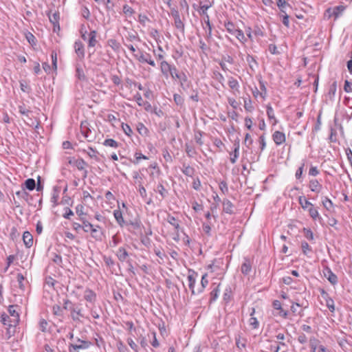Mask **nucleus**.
Returning <instances> with one entry per match:
<instances>
[{
	"label": "nucleus",
	"mask_w": 352,
	"mask_h": 352,
	"mask_svg": "<svg viewBox=\"0 0 352 352\" xmlns=\"http://www.w3.org/2000/svg\"><path fill=\"white\" fill-rule=\"evenodd\" d=\"M71 316L74 321L83 322L87 318V311L80 305H76L72 309Z\"/></svg>",
	"instance_id": "1"
},
{
	"label": "nucleus",
	"mask_w": 352,
	"mask_h": 352,
	"mask_svg": "<svg viewBox=\"0 0 352 352\" xmlns=\"http://www.w3.org/2000/svg\"><path fill=\"white\" fill-rule=\"evenodd\" d=\"M170 14L174 20V25L177 30H178L182 34H184L185 25L182 20L179 12L177 10L172 9Z\"/></svg>",
	"instance_id": "2"
},
{
	"label": "nucleus",
	"mask_w": 352,
	"mask_h": 352,
	"mask_svg": "<svg viewBox=\"0 0 352 352\" xmlns=\"http://www.w3.org/2000/svg\"><path fill=\"white\" fill-rule=\"evenodd\" d=\"M344 10H345V6H336L333 8H328L326 10V12H327V14H328L329 18H330L331 16H334L335 19H337L342 14V12L344 11Z\"/></svg>",
	"instance_id": "3"
},
{
	"label": "nucleus",
	"mask_w": 352,
	"mask_h": 352,
	"mask_svg": "<svg viewBox=\"0 0 352 352\" xmlns=\"http://www.w3.org/2000/svg\"><path fill=\"white\" fill-rule=\"evenodd\" d=\"M74 50L76 54L78 61H82L85 57V46L84 44L77 41L74 43Z\"/></svg>",
	"instance_id": "4"
},
{
	"label": "nucleus",
	"mask_w": 352,
	"mask_h": 352,
	"mask_svg": "<svg viewBox=\"0 0 352 352\" xmlns=\"http://www.w3.org/2000/svg\"><path fill=\"white\" fill-rule=\"evenodd\" d=\"M78 139L82 142L88 137V122L83 120L80 124V133L77 135Z\"/></svg>",
	"instance_id": "5"
},
{
	"label": "nucleus",
	"mask_w": 352,
	"mask_h": 352,
	"mask_svg": "<svg viewBox=\"0 0 352 352\" xmlns=\"http://www.w3.org/2000/svg\"><path fill=\"white\" fill-rule=\"evenodd\" d=\"M78 221L79 222L74 223V228L79 233L81 232H87L88 231L87 229L88 225L86 223L87 221L85 219V217H80Z\"/></svg>",
	"instance_id": "6"
},
{
	"label": "nucleus",
	"mask_w": 352,
	"mask_h": 352,
	"mask_svg": "<svg viewBox=\"0 0 352 352\" xmlns=\"http://www.w3.org/2000/svg\"><path fill=\"white\" fill-rule=\"evenodd\" d=\"M197 276L198 275L195 272H194L192 270H189L187 278H188V287L190 289L192 294H195L194 286L196 283V279H197Z\"/></svg>",
	"instance_id": "7"
},
{
	"label": "nucleus",
	"mask_w": 352,
	"mask_h": 352,
	"mask_svg": "<svg viewBox=\"0 0 352 352\" xmlns=\"http://www.w3.org/2000/svg\"><path fill=\"white\" fill-rule=\"evenodd\" d=\"M324 276L332 284L336 285L338 283L337 276L329 268L327 267L323 271Z\"/></svg>",
	"instance_id": "8"
},
{
	"label": "nucleus",
	"mask_w": 352,
	"mask_h": 352,
	"mask_svg": "<svg viewBox=\"0 0 352 352\" xmlns=\"http://www.w3.org/2000/svg\"><path fill=\"white\" fill-rule=\"evenodd\" d=\"M89 228L91 229V234L92 237L96 240H101L102 238V232L99 226L94 227V226L89 223Z\"/></svg>",
	"instance_id": "9"
},
{
	"label": "nucleus",
	"mask_w": 352,
	"mask_h": 352,
	"mask_svg": "<svg viewBox=\"0 0 352 352\" xmlns=\"http://www.w3.org/2000/svg\"><path fill=\"white\" fill-rule=\"evenodd\" d=\"M273 140L275 144L277 145H280L285 142V133L280 131H275L272 135Z\"/></svg>",
	"instance_id": "10"
},
{
	"label": "nucleus",
	"mask_w": 352,
	"mask_h": 352,
	"mask_svg": "<svg viewBox=\"0 0 352 352\" xmlns=\"http://www.w3.org/2000/svg\"><path fill=\"white\" fill-rule=\"evenodd\" d=\"M173 65H170L168 62L164 60L160 63V69L163 76L168 78L169 76V72Z\"/></svg>",
	"instance_id": "11"
},
{
	"label": "nucleus",
	"mask_w": 352,
	"mask_h": 352,
	"mask_svg": "<svg viewBox=\"0 0 352 352\" xmlns=\"http://www.w3.org/2000/svg\"><path fill=\"white\" fill-rule=\"evenodd\" d=\"M23 240L27 248H30L33 245V236L28 231L23 232Z\"/></svg>",
	"instance_id": "12"
},
{
	"label": "nucleus",
	"mask_w": 352,
	"mask_h": 352,
	"mask_svg": "<svg viewBox=\"0 0 352 352\" xmlns=\"http://www.w3.org/2000/svg\"><path fill=\"white\" fill-rule=\"evenodd\" d=\"M228 85L230 89L233 90V93L235 94L236 92H239V84L238 81L234 78L233 77H230L228 78Z\"/></svg>",
	"instance_id": "13"
},
{
	"label": "nucleus",
	"mask_w": 352,
	"mask_h": 352,
	"mask_svg": "<svg viewBox=\"0 0 352 352\" xmlns=\"http://www.w3.org/2000/svg\"><path fill=\"white\" fill-rule=\"evenodd\" d=\"M116 256L118 258L119 261L121 262H124L126 261V258L129 256L128 252L124 248H119Z\"/></svg>",
	"instance_id": "14"
},
{
	"label": "nucleus",
	"mask_w": 352,
	"mask_h": 352,
	"mask_svg": "<svg viewBox=\"0 0 352 352\" xmlns=\"http://www.w3.org/2000/svg\"><path fill=\"white\" fill-rule=\"evenodd\" d=\"M309 187L312 192H319L322 189V185L316 179L310 180Z\"/></svg>",
	"instance_id": "15"
},
{
	"label": "nucleus",
	"mask_w": 352,
	"mask_h": 352,
	"mask_svg": "<svg viewBox=\"0 0 352 352\" xmlns=\"http://www.w3.org/2000/svg\"><path fill=\"white\" fill-rule=\"evenodd\" d=\"M75 345H80L81 347L88 346V342L86 340H82L80 339H76L73 342V343L69 344V351L72 352L74 349Z\"/></svg>",
	"instance_id": "16"
},
{
	"label": "nucleus",
	"mask_w": 352,
	"mask_h": 352,
	"mask_svg": "<svg viewBox=\"0 0 352 352\" xmlns=\"http://www.w3.org/2000/svg\"><path fill=\"white\" fill-rule=\"evenodd\" d=\"M8 312L10 314V316L13 317L14 324H16L19 320V315L15 310V307L14 305L9 306Z\"/></svg>",
	"instance_id": "17"
},
{
	"label": "nucleus",
	"mask_w": 352,
	"mask_h": 352,
	"mask_svg": "<svg viewBox=\"0 0 352 352\" xmlns=\"http://www.w3.org/2000/svg\"><path fill=\"white\" fill-rule=\"evenodd\" d=\"M49 19L51 23L54 25V30L56 31V28L59 30L60 26H59V14L58 12H55L52 14V16H49Z\"/></svg>",
	"instance_id": "18"
},
{
	"label": "nucleus",
	"mask_w": 352,
	"mask_h": 352,
	"mask_svg": "<svg viewBox=\"0 0 352 352\" xmlns=\"http://www.w3.org/2000/svg\"><path fill=\"white\" fill-rule=\"evenodd\" d=\"M251 270H252L251 263H250V260L245 258L241 265V272L245 275H248L250 272Z\"/></svg>",
	"instance_id": "19"
},
{
	"label": "nucleus",
	"mask_w": 352,
	"mask_h": 352,
	"mask_svg": "<svg viewBox=\"0 0 352 352\" xmlns=\"http://www.w3.org/2000/svg\"><path fill=\"white\" fill-rule=\"evenodd\" d=\"M166 221L168 223L173 226L176 230L181 229L179 221L176 219L173 216L168 215Z\"/></svg>",
	"instance_id": "20"
},
{
	"label": "nucleus",
	"mask_w": 352,
	"mask_h": 352,
	"mask_svg": "<svg viewBox=\"0 0 352 352\" xmlns=\"http://www.w3.org/2000/svg\"><path fill=\"white\" fill-rule=\"evenodd\" d=\"M320 341L315 337H311L309 339V346L312 352H318Z\"/></svg>",
	"instance_id": "21"
},
{
	"label": "nucleus",
	"mask_w": 352,
	"mask_h": 352,
	"mask_svg": "<svg viewBox=\"0 0 352 352\" xmlns=\"http://www.w3.org/2000/svg\"><path fill=\"white\" fill-rule=\"evenodd\" d=\"M169 76H170L173 79H179L182 80H186V77L184 74L183 75V78H182L181 75L178 74L177 70L175 66H172L170 68Z\"/></svg>",
	"instance_id": "22"
},
{
	"label": "nucleus",
	"mask_w": 352,
	"mask_h": 352,
	"mask_svg": "<svg viewBox=\"0 0 352 352\" xmlns=\"http://www.w3.org/2000/svg\"><path fill=\"white\" fill-rule=\"evenodd\" d=\"M76 76H77L78 79L79 80H85L86 76L84 74L83 69L80 65V63L76 64Z\"/></svg>",
	"instance_id": "23"
},
{
	"label": "nucleus",
	"mask_w": 352,
	"mask_h": 352,
	"mask_svg": "<svg viewBox=\"0 0 352 352\" xmlns=\"http://www.w3.org/2000/svg\"><path fill=\"white\" fill-rule=\"evenodd\" d=\"M1 321L4 325H8L9 327L15 326L13 323V319L11 320L10 316L6 314H3L1 316Z\"/></svg>",
	"instance_id": "24"
},
{
	"label": "nucleus",
	"mask_w": 352,
	"mask_h": 352,
	"mask_svg": "<svg viewBox=\"0 0 352 352\" xmlns=\"http://www.w3.org/2000/svg\"><path fill=\"white\" fill-rule=\"evenodd\" d=\"M60 193V188L58 186H54L53 189V194L51 198V202L54 204V206H56L58 204V199Z\"/></svg>",
	"instance_id": "25"
},
{
	"label": "nucleus",
	"mask_w": 352,
	"mask_h": 352,
	"mask_svg": "<svg viewBox=\"0 0 352 352\" xmlns=\"http://www.w3.org/2000/svg\"><path fill=\"white\" fill-rule=\"evenodd\" d=\"M223 211L226 212V213H228V214L232 213L233 205L231 203V201H229L228 199H226L223 201Z\"/></svg>",
	"instance_id": "26"
},
{
	"label": "nucleus",
	"mask_w": 352,
	"mask_h": 352,
	"mask_svg": "<svg viewBox=\"0 0 352 352\" xmlns=\"http://www.w3.org/2000/svg\"><path fill=\"white\" fill-rule=\"evenodd\" d=\"M113 215L118 224L122 226L124 221L122 217V212H121V210L119 209L115 210L113 212Z\"/></svg>",
	"instance_id": "27"
},
{
	"label": "nucleus",
	"mask_w": 352,
	"mask_h": 352,
	"mask_svg": "<svg viewBox=\"0 0 352 352\" xmlns=\"http://www.w3.org/2000/svg\"><path fill=\"white\" fill-rule=\"evenodd\" d=\"M299 204L303 209L310 208L313 204L309 201L305 197L300 196L298 198Z\"/></svg>",
	"instance_id": "28"
},
{
	"label": "nucleus",
	"mask_w": 352,
	"mask_h": 352,
	"mask_svg": "<svg viewBox=\"0 0 352 352\" xmlns=\"http://www.w3.org/2000/svg\"><path fill=\"white\" fill-rule=\"evenodd\" d=\"M76 212L78 215L79 219H80V217H85V219H86L87 212L85 211L84 206L78 204L76 207Z\"/></svg>",
	"instance_id": "29"
},
{
	"label": "nucleus",
	"mask_w": 352,
	"mask_h": 352,
	"mask_svg": "<svg viewBox=\"0 0 352 352\" xmlns=\"http://www.w3.org/2000/svg\"><path fill=\"white\" fill-rule=\"evenodd\" d=\"M255 312L254 309L253 308L250 316H252L249 320V324L253 329H256L258 327V322L255 317H253V315Z\"/></svg>",
	"instance_id": "30"
},
{
	"label": "nucleus",
	"mask_w": 352,
	"mask_h": 352,
	"mask_svg": "<svg viewBox=\"0 0 352 352\" xmlns=\"http://www.w3.org/2000/svg\"><path fill=\"white\" fill-rule=\"evenodd\" d=\"M225 28L226 30L231 34H234L239 29L235 28V25L232 22H227L225 23Z\"/></svg>",
	"instance_id": "31"
},
{
	"label": "nucleus",
	"mask_w": 352,
	"mask_h": 352,
	"mask_svg": "<svg viewBox=\"0 0 352 352\" xmlns=\"http://www.w3.org/2000/svg\"><path fill=\"white\" fill-rule=\"evenodd\" d=\"M52 312H53L54 315L60 318H59L60 320H61V318H63V310L60 306L56 305H54L52 307Z\"/></svg>",
	"instance_id": "32"
},
{
	"label": "nucleus",
	"mask_w": 352,
	"mask_h": 352,
	"mask_svg": "<svg viewBox=\"0 0 352 352\" xmlns=\"http://www.w3.org/2000/svg\"><path fill=\"white\" fill-rule=\"evenodd\" d=\"M25 186L29 190H33L36 188L35 180L32 178H30L25 180Z\"/></svg>",
	"instance_id": "33"
},
{
	"label": "nucleus",
	"mask_w": 352,
	"mask_h": 352,
	"mask_svg": "<svg viewBox=\"0 0 352 352\" xmlns=\"http://www.w3.org/2000/svg\"><path fill=\"white\" fill-rule=\"evenodd\" d=\"M322 205L323 206L328 210V211H332L333 209V204L331 199H329L328 197H324V199L322 200Z\"/></svg>",
	"instance_id": "34"
},
{
	"label": "nucleus",
	"mask_w": 352,
	"mask_h": 352,
	"mask_svg": "<svg viewBox=\"0 0 352 352\" xmlns=\"http://www.w3.org/2000/svg\"><path fill=\"white\" fill-rule=\"evenodd\" d=\"M97 43L98 41L96 40V32L91 31L89 33V47L96 46Z\"/></svg>",
	"instance_id": "35"
},
{
	"label": "nucleus",
	"mask_w": 352,
	"mask_h": 352,
	"mask_svg": "<svg viewBox=\"0 0 352 352\" xmlns=\"http://www.w3.org/2000/svg\"><path fill=\"white\" fill-rule=\"evenodd\" d=\"M133 98L139 106H143L146 104L148 107H151V104L148 102H144L140 93H137L136 94H135Z\"/></svg>",
	"instance_id": "36"
},
{
	"label": "nucleus",
	"mask_w": 352,
	"mask_h": 352,
	"mask_svg": "<svg viewBox=\"0 0 352 352\" xmlns=\"http://www.w3.org/2000/svg\"><path fill=\"white\" fill-rule=\"evenodd\" d=\"M235 148L234 150V153L231 154L230 162L232 164H234L236 162V160L239 157V144H235Z\"/></svg>",
	"instance_id": "37"
},
{
	"label": "nucleus",
	"mask_w": 352,
	"mask_h": 352,
	"mask_svg": "<svg viewBox=\"0 0 352 352\" xmlns=\"http://www.w3.org/2000/svg\"><path fill=\"white\" fill-rule=\"evenodd\" d=\"M244 108L246 111L251 112L254 110V107L252 103V100L250 98H244Z\"/></svg>",
	"instance_id": "38"
},
{
	"label": "nucleus",
	"mask_w": 352,
	"mask_h": 352,
	"mask_svg": "<svg viewBox=\"0 0 352 352\" xmlns=\"http://www.w3.org/2000/svg\"><path fill=\"white\" fill-rule=\"evenodd\" d=\"M277 6L283 14H285V8L289 6V4L285 0H277Z\"/></svg>",
	"instance_id": "39"
},
{
	"label": "nucleus",
	"mask_w": 352,
	"mask_h": 352,
	"mask_svg": "<svg viewBox=\"0 0 352 352\" xmlns=\"http://www.w3.org/2000/svg\"><path fill=\"white\" fill-rule=\"evenodd\" d=\"M25 38H26L27 41H28V43L32 46L36 45V37L31 32H28L25 34Z\"/></svg>",
	"instance_id": "40"
},
{
	"label": "nucleus",
	"mask_w": 352,
	"mask_h": 352,
	"mask_svg": "<svg viewBox=\"0 0 352 352\" xmlns=\"http://www.w3.org/2000/svg\"><path fill=\"white\" fill-rule=\"evenodd\" d=\"M308 210L309 215L313 219H316L317 218L319 217L318 211L316 208L314 207L313 205L309 208Z\"/></svg>",
	"instance_id": "41"
},
{
	"label": "nucleus",
	"mask_w": 352,
	"mask_h": 352,
	"mask_svg": "<svg viewBox=\"0 0 352 352\" xmlns=\"http://www.w3.org/2000/svg\"><path fill=\"white\" fill-rule=\"evenodd\" d=\"M51 58L52 67L56 71L57 69V53L56 51L53 50L51 53Z\"/></svg>",
	"instance_id": "42"
},
{
	"label": "nucleus",
	"mask_w": 352,
	"mask_h": 352,
	"mask_svg": "<svg viewBox=\"0 0 352 352\" xmlns=\"http://www.w3.org/2000/svg\"><path fill=\"white\" fill-rule=\"evenodd\" d=\"M75 165L78 170H84L85 168L86 162L82 159H78L76 160Z\"/></svg>",
	"instance_id": "43"
},
{
	"label": "nucleus",
	"mask_w": 352,
	"mask_h": 352,
	"mask_svg": "<svg viewBox=\"0 0 352 352\" xmlns=\"http://www.w3.org/2000/svg\"><path fill=\"white\" fill-rule=\"evenodd\" d=\"M76 307V305H74L68 300H65L63 307L62 308L63 309L69 310L70 311V313H72L73 308Z\"/></svg>",
	"instance_id": "44"
},
{
	"label": "nucleus",
	"mask_w": 352,
	"mask_h": 352,
	"mask_svg": "<svg viewBox=\"0 0 352 352\" xmlns=\"http://www.w3.org/2000/svg\"><path fill=\"white\" fill-rule=\"evenodd\" d=\"M236 38L242 43H245L246 41L245 36L243 32L241 30H238L234 34Z\"/></svg>",
	"instance_id": "45"
},
{
	"label": "nucleus",
	"mask_w": 352,
	"mask_h": 352,
	"mask_svg": "<svg viewBox=\"0 0 352 352\" xmlns=\"http://www.w3.org/2000/svg\"><path fill=\"white\" fill-rule=\"evenodd\" d=\"M206 277H207L206 274H205L202 276L201 280V288L200 289H199L198 293L201 292L204 290V289L208 285V280H207Z\"/></svg>",
	"instance_id": "46"
},
{
	"label": "nucleus",
	"mask_w": 352,
	"mask_h": 352,
	"mask_svg": "<svg viewBox=\"0 0 352 352\" xmlns=\"http://www.w3.org/2000/svg\"><path fill=\"white\" fill-rule=\"evenodd\" d=\"M104 144L107 146L116 148L118 146V143L113 139H107L104 141Z\"/></svg>",
	"instance_id": "47"
},
{
	"label": "nucleus",
	"mask_w": 352,
	"mask_h": 352,
	"mask_svg": "<svg viewBox=\"0 0 352 352\" xmlns=\"http://www.w3.org/2000/svg\"><path fill=\"white\" fill-rule=\"evenodd\" d=\"M303 232H304L305 236L308 240H310V241L314 240V234H313V232H312V231L311 230L307 229V228H304L303 229Z\"/></svg>",
	"instance_id": "48"
},
{
	"label": "nucleus",
	"mask_w": 352,
	"mask_h": 352,
	"mask_svg": "<svg viewBox=\"0 0 352 352\" xmlns=\"http://www.w3.org/2000/svg\"><path fill=\"white\" fill-rule=\"evenodd\" d=\"M301 248L304 254H307V252L311 251V248L306 241H302L301 243Z\"/></svg>",
	"instance_id": "49"
},
{
	"label": "nucleus",
	"mask_w": 352,
	"mask_h": 352,
	"mask_svg": "<svg viewBox=\"0 0 352 352\" xmlns=\"http://www.w3.org/2000/svg\"><path fill=\"white\" fill-rule=\"evenodd\" d=\"M219 285H217L215 288H214L212 289V291L211 292L210 296H211L212 300H215L217 298L218 293L219 292Z\"/></svg>",
	"instance_id": "50"
},
{
	"label": "nucleus",
	"mask_w": 352,
	"mask_h": 352,
	"mask_svg": "<svg viewBox=\"0 0 352 352\" xmlns=\"http://www.w3.org/2000/svg\"><path fill=\"white\" fill-rule=\"evenodd\" d=\"M122 128L126 135H127L128 136H130L131 135L133 131H132V129H131V127L128 124H122Z\"/></svg>",
	"instance_id": "51"
},
{
	"label": "nucleus",
	"mask_w": 352,
	"mask_h": 352,
	"mask_svg": "<svg viewBox=\"0 0 352 352\" xmlns=\"http://www.w3.org/2000/svg\"><path fill=\"white\" fill-rule=\"evenodd\" d=\"M134 56L140 62V63H146V60L147 59V56H146V54H144L142 52H140V54H134Z\"/></svg>",
	"instance_id": "52"
},
{
	"label": "nucleus",
	"mask_w": 352,
	"mask_h": 352,
	"mask_svg": "<svg viewBox=\"0 0 352 352\" xmlns=\"http://www.w3.org/2000/svg\"><path fill=\"white\" fill-rule=\"evenodd\" d=\"M183 173L187 176H191L193 174V168L189 166H184V170H182Z\"/></svg>",
	"instance_id": "53"
},
{
	"label": "nucleus",
	"mask_w": 352,
	"mask_h": 352,
	"mask_svg": "<svg viewBox=\"0 0 352 352\" xmlns=\"http://www.w3.org/2000/svg\"><path fill=\"white\" fill-rule=\"evenodd\" d=\"M24 279L25 278L22 274H17V281L19 283V287L22 289H23L25 287L23 283Z\"/></svg>",
	"instance_id": "54"
},
{
	"label": "nucleus",
	"mask_w": 352,
	"mask_h": 352,
	"mask_svg": "<svg viewBox=\"0 0 352 352\" xmlns=\"http://www.w3.org/2000/svg\"><path fill=\"white\" fill-rule=\"evenodd\" d=\"M80 33L82 38L84 41H86L87 40V36H86L87 30H86V27H85V25L84 24L81 25V27H80Z\"/></svg>",
	"instance_id": "55"
},
{
	"label": "nucleus",
	"mask_w": 352,
	"mask_h": 352,
	"mask_svg": "<svg viewBox=\"0 0 352 352\" xmlns=\"http://www.w3.org/2000/svg\"><path fill=\"white\" fill-rule=\"evenodd\" d=\"M139 192L142 197L145 198L146 197V191L145 188L142 186V182H139Z\"/></svg>",
	"instance_id": "56"
},
{
	"label": "nucleus",
	"mask_w": 352,
	"mask_h": 352,
	"mask_svg": "<svg viewBox=\"0 0 352 352\" xmlns=\"http://www.w3.org/2000/svg\"><path fill=\"white\" fill-rule=\"evenodd\" d=\"M246 341L245 340H241L240 338L236 340V344L237 347L240 349H244L245 347Z\"/></svg>",
	"instance_id": "57"
},
{
	"label": "nucleus",
	"mask_w": 352,
	"mask_h": 352,
	"mask_svg": "<svg viewBox=\"0 0 352 352\" xmlns=\"http://www.w3.org/2000/svg\"><path fill=\"white\" fill-rule=\"evenodd\" d=\"M133 177L135 180V183L139 184V182H142V177L139 172L134 171L133 173Z\"/></svg>",
	"instance_id": "58"
},
{
	"label": "nucleus",
	"mask_w": 352,
	"mask_h": 352,
	"mask_svg": "<svg viewBox=\"0 0 352 352\" xmlns=\"http://www.w3.org/2000/svg\"><path fill=\"white\" fill-rule=\"evenodd\" d=\"M174 100L176 102L177 104L181 105L183 104L184 100L181 96L179 94H174L173 96Z\"/></svg>",
	"instance_id": "59"
},
{
	"label": "nucleus",
	"mask_w": 352,
	"mask_h": 352,
	"mask_svg": "<svg viewBox=\"0 0 352 352\" xmlns=\"http://www.w3.org/2000/svg\"><path fill=\"white\" fill-rule=\"evenodd\" d=\"M267 114L270 119H275L274 113L272 107L271 106H267Z\"/></svg>",
	"instance_id": "60"
},
{
	"label": "nucleus",
	"mask_w": 352,
	"mask_h": 352,
	"mask_svg": "<svg viewBox=\"0 0 352 352\" xmlns=\"http://www.w3.org/2000/svg\"><path fill=\"white\" fill-rule=\"evenodd\" d=\"M135 160L133 162V163H135V164H138L141 159H144V160L148 159L146 156H145L141 153H136L135 154Z\"/></svg>",
	"instance_id": "61"
},
{
	"label": "nucleus",
	"mask_w": 352,
	"mask_h": 352,
	"mask_svg": "<svg viewBox=\"0 0 352 352\" xmlns=\"http://www.w3.org/2000/svg\"><path fill=\"white\" fill-rule=\"evenodd\" d=\"M344 89L347 93L352 92V83L346 80L344 82Z\"/></svg>",
	"instance_id": "62"
},
{
	"label": "nucleus",
	"mask_w": 352,
	"mask_h": 352,
	"mask_svg": "<svg viewBox=\"0 0 352 352\" xmlns=\"http://www.w3.org/2000/svg\"><path fill=\"white\" fill-rule=\"evenodd\" d=\"M47 321L45 320V319H41L39 322V327H40V329L42 331H45L46 330V328H47Z\"/></svg>",
	"instance_id": "63"
},
{
	"label": "nucleus",
	"mask_w": 352,
	"mask_h": 352,
	"mask_svg": "<svg viewBox=\"0 0 352 352\" xmlns=\"http://www.w3.org/2000/svg\"><path fill=\"white\" fill-rule=\"evenodd\" d=\"M192 187L196 190H199L200 189L201 182L198 178H197L196 179H194V181L192 182Z\"/></svg>",
	"instance_id": "64"
}]
</instances>
